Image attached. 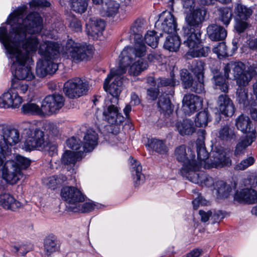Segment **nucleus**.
<instances>
[{"mask_svg": "<svg viewBox=\"0 0 257 257\" xmlns=\"http://www.w3.org/2000/svg\"><path fill=\"white\" fill-rule=\"evenodd\" d=\"M27 13V6L22 5L17 8L8 16L6 24L11 26L8 31L5 24L0 27V43L4 46L6 54H13L23 58L29 62L32 56L39 51L40 46L46 43H54L45 41L40 44L37 36L27 34H35L40 33L43 28V20L37 13Z\"/></svg>", "mask_w": 257, "mask_h": 257, "instance_id": "obj_1", "label": "nucleus"}, {"mask_svg": "<svg viewBox=\"0 0 257 257\" xmlns=\"http://www.w3.org/2000/svg\"><path fill=\"white\" fill-rule=\"evenodd\" d=\"M145 29L144 21L137 20L131 27V32L135 35L134 47H125L119 56L118 69L121 73L128 71L130 75L137 76L146 70L148 65L143 58L146 53V47L143 42L141 34Z\"/></svg>", "mask_w": 257, "mask_h": 257, "instance_id": "obj_2", "label": "nucleus"}, {"mask_svg": "<svg viewBox=\"0 0 257 257\" xmlns=\"http://www.w3.org/2000/svg\"><path fill=\"white\" fill-rule=\"evenodd\" d=\"M124 73H121L120 69L113 68L104 82V89L109 92V95L104 101L103 117L109 123L120 122L123 119L115 104L118 103V97L121 91L123 79L121 75Z\"/></svg>", "mask_w": 257, "mask_h": 257, "instance_id": "obj_3", "label": "nucleus"}, {"mask_svg": "<svg viewBox=\"0 0 257 257\" xmlns=\"http://www.w3.org/2000/svg\"><path fill=\"white\" fill-rule=\"evenodd\" d=\"M59 45L56 43H46L40 46L39 54L43 57L37 63L36 72L38 76L43 77L52 74L58 68L56 60L59 57Z\"/></svg>", "mask_w": 257, "mask_h": 257, "instance_id": "obj_4", "label": "nucleus"}, {"mask_svg": "<svg viewBox=\"0 0 257 257\" xmlns=\"http://www.w3.org/2000/svg\"><path fill=\"white\" fill-rule=\"evenodd\" d=\"M197 161L196 164L202 166L205 169L210 168H220L224 166L231 165V161L227 156L222 147L216 148L210 155V159H208V154L203 143L199 142L197 144Z\"/></svg>", "mask_w": 257, "mask_h": 257, "instance_id": "obj_5", "label": "nucleus"}, {"mask_svg": "<svg viewBox=\"0 0 257 257\" xmlns=\"http://www.w3.org/2000/svg\"><path fill=\"white\" fill-rule=\"evenodd\" d=\"M30 164L28 158L18 155L14 160L5 162L1 169L2 178L11 184L18 182L23 177L22 170L25 169Z\"/></svg>", "mask_w": 257, "mask_h": 257, "instance_id": "obj_6", "label": "nucleus"}, {"mask_svg": "<svg viewBox=\"0 0 257 257\" xmlns=\"http://www.w3.org/2000/svg\"><path fill=\"white\" fill-rule=\"evenodd\" d=\"M245 65L240 62H230L224 68L226 78L236 80L237 84L246 86L252 77L257 74V66H251L245 71Z\"/></svg>", "mask_w": 257, "mask_h": 257, "instance_id": "obj_7", "label": "nucleus"}, {"mask_svg": "<svg viewBox=\"0 0 257 257\" xmlns=\"http://www.w3.org/2000/svg\"><path fill=\"white\" fill-rule=\"evenodd\" d=\"M183 8L186 14L185 21L186 25L183 28L184 32L188 33L190 31L200 28L202 23L205 21L207 11L204 8L195 9L194 0H183Z\"/></svg>", "mask_w": 257, "mask_h": 257, "instance_id": "obj_8", "label": "nucleus"}, {"mask_svg": "<svg viewBox=\"0 0 257 257\" xmlns=\"http://www.w3.org/2000/svg\"><path fill=\"white\" fill-rule=\"evenodd\" d=\"M204 66L201 61H195L192 66V71L196 76L197 80H193L191 76L186 69H183L180 72V77L184 88L190 89L196 93H201L204 90Z\"/></svg>", "mask_w": 257, "mask_h": 257, "instance_id": "obj_9", "label": "nucleus"}, {"mask_svg": "<svg viewBox=\"0 0 257 257\" xmlns=\"http://www.w3.org/2000/svg\"><path fill=\"white\" fill-rule=\"evenodd\" d=\"M200 28L190 31L183 34L184 44L188 47L189 50L187 54L193 57H205L210 51L208 47H203L201 40Z\"/></svg>", "mask_w": 257, "mask_h": 257, "instance_id": "obj_10", "label": "nucleus"}, {"mask_svg": "<svg viewBox=\"0 0 257 257\" xmlns=\"http://www.w3.org/2000/svg\"><path fill=\"white\" fill-rule=\"evenodd\" d=\"M11 65V70L15 73L18 80L30 81L35 79V75L32 71L33 65L32 59L29 62L26 61L23 58L16 56L12 54H6Z\"/></svg>", "mask_w": 257, "mask_h": 257, "instance_id": "obj_11", "label": "nucleus"}, {"mask_svg": "<svg viewBox=\"0 0 257 257\" xmlns=\"http://www.w3.org/2000/svg\"><path fill=\"white\" fill-rule=\"evenodd\" d=\"M25 140L24 142V149L27 151L35 149L40 150L46 144L47 138H45L43 131L39 128L30 126L25 130Z\"/></svg>", "mask_w": 257, "mask_h": 257, "instance_id": "obj_12", "label": "nucleus"}, {"mask_svg": "<svg viewBox=\"0 0 257 257\" xmlns=\"http://www.w3.org/2000/svg\"><path fill=\"white\" fill-rule=\"evenodd\" d=\"M65 52L74 62H79L87 59L92 53V47L84 43L75 42L72 39L68 40Z\"/></svg>", "mask_w": 257, "mask_h": 257, "instance_id": "obj_13", "label": "nucleus"}, {"mask_svg": "<svg viewBox=\"0 0 257 257\" xmlns=\"http://www.w3.org/2000/svg\"><path fill=\"white\" fill-rule=\"evenodd\" d=\"M253 10L241 3L237 2L233 5V14L235 18L234 28L238 33H241L246 29L248 24L246 21L250 17Z\"/></svg>", "mask_w": 257, "mask_h": 257, "instance_id": "obj_14", "label": "nucleus"}, {"mask_svg": "<svg viewBox=\"0 0 257 257\" xmlns=\"http://www.w3.org/2000/svg\"><path fill=\"white\" fill-rule=\"evenodd\" d=\"M89 87L88 82L86 80L75 78L65 82L63 91L68 97L73 98L85 94Z\"/></svg>", "mask_w": 257, "mask_h": 257, "instance_id": "obj_15", "label": "nucleus"}, {"mask_svg": "<svg viewBox=\"0 0 257 257\" xmlns=\"http://www.w3.org/2000/svg\"><path fill=\"white\" fill-rule=\"evenodd\" d=\"M61 196L69 204V209L71 211L73 206L83 202L86 198L80 189L73 186L63 187L61 189Z\"/></svg>", "mask_w": 257, "mask_h": 257, "instance_id": "obj_16", "label": "nucleus"}, {"mask_svg": "<svg viewBox=\"0 0 257 257\" xmlns=\"http://www.w3.org/2000/svg\"><path fill=\"white\" fill-rule=\"evenodd\" d=\"M42 102L44 110L47 116L57 113L64 106L65 99L61 94L54 93L47 96Z\"/></svg>", "mask_w": 257, "mask_h": 257, "instance_id": "obj_17", "label": "nucleus"}, {"mask_svg": "<svg viewBox=\"0 0 257 257\" xmlns=\"http://www.w3.org/2000/svg\"><path fill=\"white\" fill-rule=\"evenodd\" d=\"M23 99L16 91L10 88L0 96V107L15 109L20 107Z\"/></svg>", "mask_w": 257, "mask_h": 257, "instance_id": "obj_18", "label": "nucleus"}, {"mask_svg": "<svg viewBox=\"0 0 257 257\" xmlns=\"http://www.w3.org/2000/svg\"><path fill=\"white\" fill-rule=\"evenodd\" d=\"M0 136L8 147L14 146L20 141L19 131L7 125L0 124Z\"/></svg>", "mask_w": 257, "mask_h": 257, "instance_id": "obj_19", "label": "nucleus"}, {"mask_svg": "<svg viewBox=\"0 0 257 257\" xmlns=\"http://www.w3.org/2000/svg\"><path fill=\"white\" fill-rule=\"evenodd\" d=\"M202 99L197 95L186 94L182 100L183 110L186 115H190L202 107Z\"/></svg>", "mask_w": 257, "mask_h": 257, "instance_id": "obj_20", "label": "nucleus"}, {"mask_svg": "<svg viewBox=\"0 0 257 257\" xmlns=\"http://www.w3.org/2000/svg\"><path fill=\"white\" fill-rule=\"evenodd\" d=\"M174 156L176 160L182 163V167L192 166L196 163L195 156L194 153L184 145L177 147L174 151Z\"/></svg>", "mask_w": 257, "mask_h": 257, "instance_id": "obj_21", "label": "nucleus"}, {"mask_svg": "<svg viewBox=\"0 0 257 257\" xmlns=\"http://www.w3.org/2000/svg\"><path fill=\"white\" fill-rule=\"evenodd\" d=\"M161 25V29L168 34L175 33L177 24L173 15L169 12H163L160 19L156 23V26Z\"/></svg>", "mask_w": 257, "mask_h": 257, "instance_id": "obj_22", "label": "nucleus"}, {"mask_svg": "<svg viewBox=\"0 0 257 257\" xmlns=\"http://www.w3.org/2000/svg\"><path fill=\"white\" fill-rule=\"evenodd\" d=\"M202 167L195 163L192 166L187 167L185 166L182 167L180 173L181 175L186 177L190 181L197 184H200L203 177H201V174L203 172H200L199 169Z\"/></svg>", "mask_w": 257, "mask_h": 257, "instance_id": "obj_23", "label": "nucleus"}, {"mask_svg": "<svg viewBox=\"0 0 257 257\" xmlns=\"http://www.w3.org/2000/svg\"><path fill=\"white\" fill-rule=\"evenodd\" d=\"M235 124L238 130L243 133L246 134V136L252 137V138H256L255 131L248 116L241 114L236 117Z\"/></svg>", "mask_w": 257, "mask_h": 257, "instance_id": "obj_24", "label": "nucleus"}, {"mask_svg": "<svg viewBox=\"0 0 257 257\" xmlns=\"http://www.w3.org/2000/svg\"><path fill=\"white\" fill-rule=\"evenodd\" d=\"M217 105L220 112L225 116L231 117L235 112V106L232 100L226 94L218 96Z\"/></svg>", "mask_w": 257, "mask_h": 257, "instance_id": "obj_25", "label": "nucleus"}, {"mask_svg": "<svg viewBox=\"0 0 257 257\" xmlns=\"http://www.w3.org/2000/svg\"><path fill=\"white\" fill-rule=\"evenodd\" d=\"M234 199L240 203L253 204L257 203V191L252 188H246L236 192Z\"/></svg>", "mask_w": 257, "mask_h": 257, "instance_id": "obj_26", "label": "nucleus"}, {"mask_svg": "<svg viewBox=\"0 0 257 257\" xmlns=\"http://www.w3.org/2000/svg\"><path fill=\"white\" fill-rule=\"evenodd\" d=\"M86 27L88 35L91 36L93 39H95L102 34L105 28V23L100 19L91 18L86 24Z\"/></svg>", "mask_w": 257, "mask_h": 257, "instance_id": "obj_27", "label": "nucleus"}, {"mask_svg": "<svg viewBox=\"0 0 257 257\" xmlns=\"http://www.w3.org/2000/svg\"><path fill=\"white\" fill-rule=\"evenodd\" d=\"M59 249L56 237L53 235L47 236L44 240V250L41 253L42 257H51Z\"/></svg>", "mask_w": 257, "mask_h": 257, "instance_id": "obj_28", "label": "nucleus"}, {"mask_svg": "<svg viewBox=\"0 0 257 257\" xmlns=\"http://www.w3.org/2000/svg\"><path fill=\"white\" fill-rule=\"evenodd\" d=\"M0 206L5 209L15 211L21 207L22 204L10 194L3 193L0 194Z\"/></svg>", "mask_w": 257, "mask_h": 257, "instance_id": "obj_29", "label": "nucleus"}, {"mask_svg": "<svg viewBox=\"0 0 257 257\" xmlns=\"http://www.w3.org/2000/svg\"><path fill=\"white\" fill-rule=\"evenodd\" d=\"M98 135L92 130H88L84 137L82 153L92 151L97 145Z\"/></svg>", "mask_w": 257, "mask_h": 257, "instance_id": "obj_30", "label": "nucleus"}, {"mask_svg": "<svg viewBox=\"0 0 257 257\" xmlns=\"http://www.w3.org/2000/svg\"><path fill=\"white\" fill-rule=\"evenodd\" d=\"M209 38L214 41L223 40L227 36L226 30L217 25H209L207 29Z\"/></svg>", "mask_w": 257, "mask_h": 257, "instance_id": "obj_31", "label": "nucleus"}, {"mask_svg": "<svg viewBox=\"0 0 257 257\" xmlns=\"http://www.w3.org/2000/svg\"><path fill=\"white\" fill-rule=\"evenodd\" d=\"M132 168L131 172L134 182L136 186L142 184L145 180V176L142 173V167L136 160L130 158Z\"/></svg>", "mask_w": 257, "mask_h": 257, "instance_id": "obj_32", "label": "nucleus"}, {"mask_svg": "<svg viewBox=\"0 0 257 257\" xmlns=\"http://www.w3.org/2000/svg\"><path fill=\"white\" fill-rule=\"evenodd\" d=\"M176 128L182 136L191 135L195 132L193 122L189 119H184L176 124Z\"/></svg>", "mask_w": 257, "mask_h": 257, "instance_id": "obj_33", "label": "nucleus"}, {"mask_svg": "<svg viewBox=\"0 0 257 257\" xmlns=\"http://www.w3.org/2000/svg\"><path fill=\"white\" fill-rule=\"evenodd\" d=\"M21 109L25 114L37 115L42 117L47 116L44 110L43 102L41 106L35 103H27L22 106Z\"/></svg>", "mask_w": 257, "mask_h": 257, "instance_id": "obj_34", "label": "nucleus"}, {"mask_svg": "<svg viewBox=\"0 0 257 257\" xmlns=\"http://www.w3.org/2000/svg\"><path fill=\"white\" fill-rule=\"evenodd\" d=\"M119 4L113 0H106L100 11L102 16L111 17L115 15L119 10Z\"/></svg>", "mask_w": 257, "mask_h": 257, "instance_id": "obj_35", "label": "nucleus"}, {"mask_svg": "<svg viewBox=\"0 0 257 257\" xmlns=\"http://www.w3.org/2000/svg\"><path fill=\"white\" fill-rule=\"evenodd\" d=\"M147 146L161 155H166L168 151L165 143L162 140L155 138L148 139Z\"/></svg>", "mask_w": 257, "mask_h": 257, "instance_id": "obj_36", "label": "nucleus"}, {"mask_svg": "<svg viewBox=\"0 0 257 257\" xmlns=\"http://www.w3.org/2000/svg\"><path fill=\"white\" fill-rule=\"evenodd\" d=\"M218 137L222 141H230L236 139V133L233 127L225 124L222 125L218 131Z\"/></svg>", "mask_w": 257, "mask_h": 257, "instance_id": "obj_37", "label": "nucleus"}, {"mask_svg": "<svg viewBox=\"0 0 257 257\" xmlns=\"http://www.w3.org/2000/svg\"><path fill=\"white\" fill-rule=\"evenodd\" d=\"M67 179L65 176L60 174L45 178L43 180V183L48 188L54 190L65 182Z\"/></svg>", "mask_w": 257, "mask_h": 257, "instance_id": "obj_38", "label": "nucleus"}, {"mask_svg": "<svg viewBox=\"0 0 257 257\" xmlns=\"http://www.w3.org/2000/svg\"><path fill=\"white\" fill-rule=\"evenodd\" d=\"M95 4H99L102 0H92ZM72 10L76 13L82 14L85 12L87 8V0H69Z\"/></svg>", "mask_w": 257, "mask_h": 257, "instance_id": "obj_39", "label": "nucleus"}, {"mask_svg": "<svg viewBox=\"0 0 257 257\" xmlns=\"http://www.w3.org/2000/svg\"><path fill=\"white\" fill-rule=\"evenodd\" d=\"M82 154V150L78 152L66 151L62 157L61 161L65 165H74L76 161L81 158Z\"/></svg>", "mask_w": 257, "mask_h": 257, "instance_id": "obj_40", "label": "nucleus"}, {"mask_svg": "<svg viewBox=\"0 0 257 257\" xmlns=\"http://www.w3.org/2000/svg\"><path fill=\"white\" fill-rule=\"evenodd\" d=\"M180 44L179 37L173 33V34H168L164 43V47L170 51L176 52L179 49Z\"/></svg>", "mask_w": 257, "mask_h": 257, "instance_id": "obj_41", "label": "nucleus"}, {"mask_svg": "<svg viewBox=\"0 0 257 257\" xmlns=\"http://www.w3.org/2000/svg\"><path fill=\"white\" fill-rule=\"evenodd\" d=\"M214 189L216 190L217 197L220 198H227L232 190L231 186L223 181H216Z\"/></svg>", "mask_w": 257, "mask_h": 257, "instance_id": "obj_42", "label": "nucleus"}, {"mask_svg": "<svg viewBox=\"0 0 257 257\" xmlns=\"http://www.w3.org/2000/svg\"><path fill=\"white\" fill-rule=\"evenodd\" d=\"M98 204H96L91 200H88L81 204L79 203L76 206H72V211L74 212H88L99 207Z\"/></svg>", "mask_w": 257, "mask_h": 257, "instance_id": "obj_43", "label": "nucleus"}, {"mask_svg": "<svg viewBox=\"0 0 257 257\" xmlns=\"http://www.w3.org/2000/svg\"><path fill=\"white\" fill-rule=\"evenodd\" d=\"M255 139L252 138V137L246 136L244 139L240 140L236 145L234 151V155L239 156L244 154L246 148L252 144Z\"/></svg>", "mask_w": 257, "mask_h": 257, "instance_id": "obj_44", "label": "nucleus"}, {"mask_svg": "<svg viewBox=\"0 0 257 257\" xmlns=\"http://www.w3.org/2000/svg\"><path fill=\"white\" fill-rule=\"evenodd\" d=\"M244 86L238 85V88L236 90V100L242 106L246 107L249 102L248 99V95L247 90L244 87Z\"/></svg>", "mask_w": 257, "mask_h": 257, "instance_id": "obj_45", "label": "nucleus"}, {"mask_svg": "<svg viewBox=\"0 0 257 257\" xmlns=\"http://www.w3.org/2000/svg\"><path fill=\"white\" fill-rule=\"evenodd\" d=\"M29 85L20 80H13L10 88L19 94H25L28 90Z\"/></svg>", "mask_w": 257, "mask_h": 257, "instance_id": "obj_46", "label": "nucleus"}, {"mask_svg": "<svg viewBox=\"0 0 257 257\" xmlns=\"http://www.w3.org/2000/svg\"><path fill=\"white\" fill-rule=\"evenodd\" d=\"M144 40L146 44L152 48H156L158 45L159 37L154 31H148L146 34Z\"/></svg>", "mask_w": 257, "mask_h": 257, "instance_id": "obj_47", "label": "nucleus"}, {"mask_svg": "<svg viewBox=\"0 0 257 257\" xmlns=\"http://www.w3.org/2000/svg\"><path fill=\"white\" fill-rule=\"evenodd\" d=\"M158 105L160 110L163 112L170 111L172 109L171 101L167 94L160 96Z\"/></svg>", "mask_w": 257, "mask_h": 257, "instance_id": "obj_48", "label": "nucleus"}, {"mask_svg": "<svg viewBox=\"0 0 257 257\" xmlns=\"http://www.w3.org/2000/svg\"><path fill=\"white\" fill-rule=\"evenodd\" d=\"M216 89H220L221 91L226 92L228 91V85L226 80L223 76L220 75L214 76L213 78Z\"/></svg>", "mask_w": 257, "mask_h": 257, "instance_id": "obj_49", "label": "nucleus"}, {"mask_svg": "<svg viewBox=\"0 0 257 257\" xmlns=\"http://www.w3.org/2000/svg\"><path fill=\"white\" fill-rule=\"evenodd\" d=\"M219 19L224 25H228L231 19L232 13L228 8H223L219 9Z\"/></svg>", "mask_w": 257, "mask_h": 257, "instance_id": "obj_50", "label": "nucleus"}, {"mask_svg": "<svg viewBox=\"0 0 257 257\" xmlns=\"http://www.w3.org/2000/svg\"><path fill=\"white\" fill-rule=\"evenodd\" d=\"M209 121V115L207 111L199 112L195 119L196 125L198 127L205 126Z\"/></svg>", "mask_w": 257, "mask_h": 257, "instance_id": "obj_51", "label": "nucleus"}, {"mask_svg": "<svg viewBox=\"0 0 257 257\" xmlns=\"http://www.w3.org/2000/svg\"><path fill=\"white\" fill-rule=\"evenodd\" d=\"M44 129L49 135L58 137L60 134V130L57 124L54 122H48L45 124Z\"/></svg>", "mask_w": 257, "mask_h": 257, "instance_id": "obj_52", "label": "nucleus"}, {"mask_svg": "<svg viewBox=\"0 0 257 257\" xmlns=\"http://www.w3.org/2000/svg\"><path fill=\"white\" fill-rule=\"evenodd\" d=\"M254 159L252 157H249L242 160L234 166V170L236 171L244 170L248 167L253 165L254 163Z\"/></svg>", "mask_w": 257, "mask_h": 257, "instance_id": "obj_53", "label": "nucleus"}, {"mask_svg": "<svg viewBox=\"0 0 257 257\" xmlns=\"http://www.w3.org/2000/svg\"><path fill=\"white\" fill-rule=\"evenodd\" d=\"M174 74L173 72L171 73V77H172L171 79L160 78L157 79V86H173L178 84L179 82L178 81H176V80L174 78Z\"/></svg>", "mask_w": 257, "mask_h": 257, "instance_id": "obj_54", "label": "nucleus"}, {"mask_svg": "<svg viewBox=\"0 0 257 257\" xmlns=\"http://www.w3.org/2000/svg\"><path fill=\"white\" fill-rule=\"evenodd\" d=\"M199 215L201 217V220L202 222H207L210 218L213 219L214 221H217L218 220L219 215L218 213L212 212L211 211H205L204 210L199 211Z\"/></svg>", "mask_w": 257, "mask_h": 257, "instance_id": "obj_55", "label": "nucleus"}, {"mask_svg": "<svg viewBox=\"0 0 257 257\" xmlns=\"http://www.w3.org/2000/svg\"><path fill=\"white\" fill-rule=\"evenodd\" d=\"M214 53L217 54L218 58L226 57L228 55L226 46L224 43H219L213 49Z\"/></svg>", "mask_w": 257, "mask_h": 257, "instance_id": "obj_56", "label": "nucleus"}, {"mask_svg": "<svg viewBox=\"0 0 257 257\" xmlns=\"http://www.w3.org/2000/svg\"><path fill=\"white\" fill-rule=\"evenodd\" d=\"M67 146L68 148L71 149L74 152H78L82 150L81 146V141L79 139L74 137H72L67 141Z\"/></svg>", "mask_w": 257, "mask_h": 257, "instance_id": "obj_57", "label": "nucleus"}, {"mask_svg": "<svg viewBox=\"0 0 257 257\" xmlns=\"http://www.w3.org/2000/svg\"><path fill=\"white\" fill-rule=\"evenodd\" d=\"M40 150H42L48 152L50 156H53L57 154V146L55 144L50 142L48 139L46 140V144H45L44 148H41Z\"/></svg>", "mask_w": 257, "mask_h": 257, "instance_id": "obj_58", "label": "nucleus"}, {"mask_svg": "<svg viewBox=\"0 0 257 257\" xmlns=\"http://www.w3.org/2000/svg\"><path fill=\"white\" fill-rule=\"evenodd\" d=\"M70 28L75 32L82 31V24L81 22L76 18H73L69 24Z\"/></svg>", "mask_w": 257, "mask_h": 257, "instance_id": "obj_59", "label": "nucleus"}, {"mask_svg": "<svg viewBox=\"0 0 257 257\" xmlns=\"http://www.w3.org/2000/svg\"><path fill=\"white\" fill-rule=\"evenodd\" d=\"M201 177H203V178L200 185L207 187H211L213 185L215 186L213 178L207 175L205 173L201 174Z\"/></svg>", "mask_w": 257, "mask_h": 257, "instance_id": "obj_60", "label": "nucleus"}, {"mask_svg": "<svg viewBox=\"0 0 257 257\" xmlns=\"http://www.w3.org/2000/svg\"><path fill=\"white\" fill-rule=\"evenodd\" d=\"M30 5L32 7H48L50 4L47 0H32L30 3Z\"/></svg>", "mask_w": 257, "mask_h": 257, "instance_id": "obj_61", "label": "nucleus"}, {"mask_svg": "<svg viewBox=\"0 0 257 257\" xmlns=\"http://www.w3.org/2000/svg\"><path fill=\"white\" fill-rule=\"evenodd\" d=\"M208 202L201 196H198V197L195 198L193 201L192 204L193 207L195 209L198 208L200 204L202 205H206Z\"/></svg>", "mask_w": 257, "mask_h": 257, "instance_id": "obj_62", "label": "nucleus"}, {"mask_svg": "<svg viewBox=\"0 0 257 257\" xmlns=\"http://www.w3.org/2000/svg\"><path fill=\"white\" fill-rule=\"evenodd\" d=\"M250 114L252 119L257 120V102L254 100L250 103Z\"/></svg>", "mask_w": 257, "mask_h": 257, "instance_id": "obj_63", "label": "nucleus"}, {"mask_svg": "<svg viewBox=\"0 0 257 257\" xmlns=\"http://www.w3.org/2000/svg\"><path fill=\"white\" fill-rule=\"evenodd\" d=\"M148 95L150 97V98L152 100H155L157 98L159 91L157 89L150 88L147 91Z\"/></svg>", "mask_w": 257, "mask_h": 257, "instance_id": "obj_64", "label": "nucleus"}]
</instances>
